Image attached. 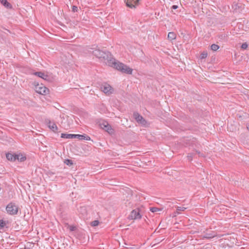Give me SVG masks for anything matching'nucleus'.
<instances>
[{"label": "nucleus", "mask_w": 249, "mask_h": 249, "mask_svg": "<svg viewBox=\"0 0 249 249\" xmlns=\"http://www.w3.org/2000/svg\"><path fill=\"white\" fill-rule=\"evenodd\" d=\"M107 65L111 67L116 69L117 70L121 71L123 73L127 74H131L132 72V69L124 65V64L121 63L117 60L112 59L107 61Z\"/></svg>", "instance_id": "1"}, {"label": "nucleus", "mask_w": 249, "mask_h": 249, "mask_svg": "<svg viewBox=\"0 0 249 249\" xmlns=\"http://www.w3.org/2000/svg\"><path fill=\"white\" fill-rule=\"evenodd\" d=\"M33 85L35 87L36 92L40 94L46 95L49 92V89L42 84H39L38 82H34Z\"/></svg>", "instance_id": "2"}, {"label": "nucleus", "mask_w": 249, "mask_h": 249, "mask_svg": "<svg viewBox=\"0 0 249 249\" xmlns=\"http://www.w3.org/2000/svg\"><path fill=\"white\" fill-rule=\"evenodd\" d=\"M7 213L10 215H15L18 213V207L13 202L9 203L6 207Z\"/></svg>", "instance_id": "3"}, {"label": "nucleus", "mask_w": 249, "mask_h": 249, "mask_svg": "<svg viewBox=\"0 0 249 249\" xmlns=\"http://www.w3.org/2000/svg\"><path fill=\"white\" fill-rule=\"evenodd\" d=\"M93 54L99 58L107 59L108 57L109 52H104L99 49H97L93 51Z\"/></svg>", "instance_id": "4"}, {"label": "nucleus", "mask_w": 249, "mask_h": 249, "mask_svg": "<svg viewBox=\"0 0 249 249\" xmlns=\"http://www.w3.org/2000/svg\"><path fill=\"white\" fill-rule=\"evenodd\" d=\"M140 210L139 209H136L133 210L129 214L128 219L130 220H136L140 219L142 217V215L140 214Z\"/></svg>", "instance_id": "5"}, {"label": "nucleus", "mask_w": 249, "mask_h": 249, "mask_svg": "<svg viewBox=\"0 0 249 249\" xmlns=\"http://www.w3.org/2000/svg\"><path fill=\"white\" fill-rule=\"evenodd\" d=\"M100 89L107 95H110L113 92V89L107 83L102 85Z\"/></svg>", "instance_id": "6"}, {"label": "nucleus", "mask_w": 249, "mask_h": 249, "mask_svg": "<svg viewBox=\"0 0 249 249\" xmlns=\"http://www.w3.org/2000/svg\"><path fill=\"white\" fill-rule=\"evenodd\" d=\"M99 125L102 129L108 132V133L111 134L113 133V130L107 122L105 121L100 122Z\"/></svg>", "instance_id": "7"}, {"label": "nucleus", "mask_w": 249, "mask_h": 249, "mask_svg": "<svg viewBox=\"0 0 249 249\" xmlns=\"http://www.w3.org/2000/svg\"><path fill=\"white\" fill-rule=\"evenodd\" d=\"M133 116L136 121L139 124H141L142 125H145L147 124L146 121L143 119V118L138 113L135 112L133 114Z\"/></svg>", "instance_id": "8"}, {"label": "nucleus", "mask_w": 249, "mask_h": 249, "mask_svg": "<svg viewBox=\"0 0 249 249\" xmlns=\"http://www.w3.org/2000/svg\"><path fill=\"white\" fill-rule=\"evenodd\" d=\"M35 75H36L47 81H50V77L46 73L42 71L35 72L34 73Z\"/></svg>", "instance_id": "9"}, {"label": "nucleus", "mask_w": 249, "mask_h": 249, "mask_svg": "<svg viewBox=\"0 0 249 249\" xmlns=\"http://www.w3.org/2000/svg\"><path fill=\"white\" fill-rule=\"evenodd\" d=\"M139 0H126V6L131 8L135 7Z\"/></svg>", "instance_id": "10"}, {"label": "nucleus", "mask_w": 249, "mask_h": 249, "mask_svg": "<svg viewBox=\"0 0 249 249\" xmlns=\"http://www.w3.org/2000/svg\"><path fill=\"white\" fill-rule=\"evenodd\" d=\"M6 157L9 160L15 161L17 160H19V155H13L11 153H8L6 155Z\"/></svg>", "instance_id": "11"}, {"label": "nucleus", "mask_w": 249, "mask_h": 249, "mask_svg": "<svg viewBox=\"0 0 249 249\" xmlns=\"http://www.w3.org/2000/svg\"><path fill=\"white\" fill-rule=\"evenodd\" d=\"M47 123L48 127L53 132H56L57 131L58 127L54 123L52 122L51 121H48Z\"/></svg>", "instance_id": "12"}, {"label": "nucleus", "mask_w": 249, "mask_h": 249, "mask_svg": "<svg viewBox=\"0 0 249 249\" xmlns=\"http://www.w3.org/2000/svg\"><path fill=\"white\" fill-rule=\"evenodd\" d=\"M1 3L6 8L11 9L12 8V5L8 2L7 0H0Z\"/></svg>", "instance_id": "13"}, {"label": "nucleus", "mask_w": 249, "mask_h": 249, "mask_svg": "<svg viewBox=\"0 0 249 249\" xmlns=\"http://www.w3.org/2000/svg\"><path fill=\"white\" fill-rule=\"evenodd\" d=\"M176 34L174 32H169L168 34V39L170 40H173L176 38Z\"/></svg>", "instance_id": "14"}, {"label": "nucleus", "mask_w": 249, "mask_h": 249, "mask_svg": "<svg viewBox=\"0 0 249 249\" xmlns=\"http://www.w3.org/2000/svg\"><path fill=\"white\" fill-rule=\"evenodd\" d=\"M61 137L65 139H73V134L62 133Z\"/></svg>", "instance_id": "15"}, {"label": "nucleus", "mask_w": 249, "mask_h": 249, "mask_svg": "<svg viewBox=\"0 0 249 249\" xmlns=\"http://www.w3.org/2000/svg\"><path fill=\"white\" fill-rule=\"evenodd\" d=\"M77 138L79 140L85 139L86 137L84 135L79 134H73V139Z\"/></svg>", "instance_id": "16"}, {"label": "nucleus", "mask_w": 249, "mask_h": 249, "mask_svg": "<svg viewBox=\"0 0 249 249\" xmlns=\"http://www.w3.org/2000/svg\"><path fill=\"white\" fill-rule=\"evenodd\" d=\"M211 48L213 51H215L219 48V47L218 45L213 44L211 45Z\"/></svg>", "instance_id": "17"}, {"label": "nucleus", "mask_w": 249, "mask_h": 249, "mask_svg": "<svg viewBox=\"0 0 249 249\" xmlns=\"http://www.w3.org/2000/svg\"><path fill=\"white\" fill-rule=\"evenodd\" d=\"M208 55V53L206 52H203L200 55V58L201 59H204L207 57Z\"/></svg>", "instance_id": "18"}, {"label": "nucleus", "mask_w": 249, "mask_h": 249, "mask_svg": "<svg viewBox=\"0 0 249 249\" xmlns=\"http://www.w3.org/2000/svg\"><path fill=\"white\" fill-rule=\"evenodd\" d=\"M67 228L69 229V230L71 231H74L76 230V228L75 226L73 225L70 226L68 224H67Z\"/></svg>", "instance_id": "19"}, {"label": "nucleus", "mask_w": 249, "mask_h": 249, "mask_svg": "<svg viewBox=\"0 0 249 249\" xmlns=\"http://www.w3.org/2000/svg\"><path fill=\"white\" fill-rule=\"evenodd\" d=\"M99 222L98 220H94L92 221L90 223V225L92 227H95L99 225Z\"/></svg>", "instance_id": "20"}, {"label": "nucleus", "mask_w": 249, "mask_h": 249, "mask_svg": "<svg viewBox=\"0 0 249 249\" xmlns=\"http://www.w3.org/2000/svg\"><path fill=\"white\" fill-rule=\"evenodd\" d=\"M215 236L214 234H206L204 235L203 237L206 238H211Z\"/></svg>", "instance_id": "21"}, {"label": "nucleus", "mask_w": 249, "mask_h": 249, "mask_svg": "<svg viewBox=\"0 0 249 249\" xmlns=\"http://www.w3.org/2000/svg\"><path fill=\"white\" fill-rule=\"evenodd\" d=\"M186 209V208L185 207H182V206H180V207H178L177 208V212L178 213H179V211H184Z\"/></svg>", "instance_id": "22"}, {"label": "nucleus", "mask_w": 249, "mask_h": 249, "mask_svg": "<svg viewBox=\"0 0 249 249\" xmlns=\"http://www.w3.org/2000/svg\"><path fill=\"white\" fill-rule=\"evenodd\" d=\"M159 210H160L159 209H158V208H156V207H152L150 208V211L153 213L158 212Z\"/></svg>", "instance_id": "23"}, {"label": "nucleus", "mask_w": 249, "mask_h": 249, "mask_svg": "<svg viewBox=\"0 0 249 249\" xmlns=\"http://www.w3.org/2000/svg\"><path fill=\"white\" fill-rule=\"evenodd\" d=\"M26 160V157L22 156V155H20L19 157V160H19L20 161H24Z\"/></svg>", "instance_id": "24"}, {"label": "nucleus", "mask_w": 249, "mask_h": 249, "mask_svg": "<svg viewBox=\"0 0 249 249\" xmlns=\"http://www.w3.org/2000/svg\"><path fill=\"white\" fill-rule=\"evenodd\" d=\"M248 45L247 43H244L241 45V48L245 50L248 48Z\"/></svg>", "instance_id": "25"}, {"label": "nucleus", "mask_w": 249, "mask_h": 249, "mask_svg": "<svg viewBox=\"0 0 249 249\" xmlns=\"http://www.w3.org/2000/svg\"><path fill=\"white\" fill-rule=\"evenodd\" d=\"M5 226V223L3 220H0V228H2Z\"/></svg>", "instance_id": "26"}, {"label": "nucleus", "mask_w": 249, "mask_h": 249, "mask_svg": "<svg viewBox=\"0 0 249 249\" xmlns=\"http://www.w3.org/2000/svg\"><path fill=\"white\" fill-rule=\"evenodd\" d=\"M193 155H194L193 153H189L188 154L187 157H188V158L189 160H192Z\"/></svg>", "instance_id": "27"}, {"label": "nucleus", "mask_w": 249, "mask_h": 249, "mask_svg": "<svg viewBox=\"0 0 249 249\" xmlns=\"http://www.w3.org/2000/svg\"><path fill=\"white\" fill-rule=\"evenodd\" d=\"M72 10L73 12H77L78 11V7L76 6H73L72 7Z\"/></svg>", "instance_id": "28"}, {"label": "nucleus", "mask_w": 249, "mask_h": 249, "mask_svg": "<svg viewBox=\"0 0 249 249\" xmlns=\"http://www.w3.org/2000/svg\"><path fill=\"white\" fill-rule=\"evenodd\" d=\"M66 163H67V164H69V163L70 164H72V162L71 160H67Z\"/></svg>", "instance_id": "29"}, {"label": "nucleus", "mask_w": 249, "mask_h": 249, "mask_svg": "<svg viewBox=\"0 0 249 249\" xmlns=\"http://www.w3.org/2000/svg\"><path fill=\"white\" fill-rule=\"evenodd\" d=\"M196 153L198 154L199 157H204V156L201 154L200 152L196 151Z\"/></svg>", "instance_id": "30"}, {"label": "nucleus", "mask_w": 249, "mask_h": 249, "mask_svg": "<svg viewBox=\"0 0 249 249\" xmlns=\"http://www.w3.org/2000/svg\"><path fill=\"white\" fill-rule=\"evenodd\" d=\"M178 6L177 5H174L172 6V8L173 9H176L178 8Z\"/></svg>", "instance_id": "31"}, {"label": "nucleus", "mask_w": 249, "mask_h": 249, "mask_svg": "<svg viewBox=\"0 0 249 249\" xmlns=\"http://www.w3.org/2000/svg\"><path fill=\"white\" fill-rule=\"evenodd\" d=\"M90 139V138L89 137H87V138L86 139V140H89Z\"/></svg>", "instance_id": "32"}, {"label": "nucleus", "mask_w": 249, "mask_h": 249, "mask_svg": "<svg viewBox=\"0 0 249 249\" xmlns=\"http://www.w3.org/2000/svg\"><path fill=\"white\" fill-rule=\"evenodd\" d=\"M247 128L248 130H249V124L247 125Z\"/></svg>", "instance_id": "33"}, {"label": "nucleus", "mask_w": 249, "mask_h": 249, "mask_svg": "<svg viewBox=\"0 0 249 249\" xmlns=\"http://www.w3.org/2000/svg\"><path fill=\"white\" fill-rule=\"evenodd\" d=\"M1 188L0 187V191H1Z\"/></svg>", "instance_id": "34"}]
</instances>
